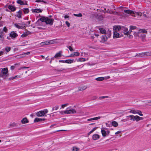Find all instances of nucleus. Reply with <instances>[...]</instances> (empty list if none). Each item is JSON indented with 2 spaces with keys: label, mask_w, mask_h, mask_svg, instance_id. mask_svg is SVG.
<instances>
[{
  "label": "nucleus",
  "mask_w": 151,
  "mask_h": 151,
  "mask_svg": "<svg viewBox=\"0 0 151 151\" xmlns=\"http://www.w3.org/2000/svg\"><path fill=\"white\" fill-rule=\"evenodd\" d=\"M132 32V30L130 29L129 31L128 30V32H127L126 33H127V35H128L130 34Z\"/></svg>",
  "instance_id": "54"
},
{
  "label": "nucleus",
  "mask_w": 151,
  "mask_h": 151,
  "mask_svg": "<svg viewBox=\"0 0 151 151\" xmlns=\"http://www.w3.org/2000/svg\"><path fill=\"white\" fill-rule=\"evenodd\" d=\"M73 15L76 17H82V14L81 13H79L78 14H74Z\"/></svg>",
  "instance_id": "43"
},
{
  "label": "nucleus",
  "mask_w": 151,
  "mask_h": 151,
  "mask_svg": "<svg viewBox=\"0 0 151 151\" xmlns=\"http://www.w3.org/2000/svg\"><path fill=\"white\" fill-rule=\"evenodd\" d=\"M76 60H71V59H68V60H65V63L70 64L72 63H73L75 62Z\"/></svg>",
  "instance_id": "21"
},
{
  "label": "nucleus",
  "mask_w": 151,
  "mask_h": 151,
  "mask_svg": "<svg viewBox=\"0 0 151 151\" xmlns=\"http://www.w3.org/2000/svg\"><path fill=\"white\" fill-rule=\"evenodd\" d=\"M22 15V12L21 10H20L17 12L16 16L19 18H22L21 15Z\"/></svg>",
  "instance_id": "15"
},
{
  "label": "nucleus",
  "mask_w": 151,
  "mask_h": 151,
  "mask_svg": "<svg viewBox=\"0 0 151 151\" xmlns=\"http://www.w3.org/2000/svg\"><path fill=\"white\" fill-rule=\"evenodd\" d=\"M68 105V103L62 104L61 106V108H63L65 106H67Z\"/></svg>",
  "instance_id": "51"
},
{
  "label": "nucleus",
  "mask_w": 151,
  "mask_h": 151,
  "mask_svg": "<svg viewBox=\"0 0 151 151\" xmlns=\"http://www.w3.org/2000/svg\"><path fill=\"white\" fill-rule=\"evenodd\" d=\"M68 48L69 49L70 51H73V48L70 46L68 47Z\"/></svg>",
  "instance_id": "55"
},
{
  "label": "nucleus",
  "mask_w": 151,
  "mask_h": 151,
  "mask_svg": "<svg viewBox=\"0 0 151 151\" xmlns=\"http://www.w3.org/2000/svg\"><path fill=\"white\" fill-rule=\"evenodd\" d=\"M126 117L128 118V120H130L134 121V115H130L126 116Z\"/></svg>",
  "instance_id": "25"
},
{
  "label": "nucleus",
  "mask_w": 151,
  "mask_h": 151,
  "mask_svg": "<svg viewBox=\"0 0 151 151\" xmlns=\"http://www.w3.org/2000/svg\"><path fill=\"white\" fill-rule=\"evenodd\" d=\"M42 10L40 9H32V11L33 13H39L41 12H42Z\"/></svg>",
  "instance_id": "14"
},
{
  "label": "nucleus",
  "mask_w": 151,
  "mask_h": 151,
  "mask_svg": "<svg viewBox=\"0 0 151 151\" xmlns=\"http://www.w3.org/2000/svg\"><path fill=\"white\" fill-rule=\"evenodd\" d=\"M0 70V77L6 78L8 76V70L6 68H1Z\"/></svg>",
  "instance_id": "3"
},
{
  "label": "nucleus",
  "mask_w": 151,
  "mask_h": 151,
  "mask_svg": "<svg viewBox=\"0 0 151 151\" xmlns=\"http://www.w3.org/2000/svg\"><path fill=\"white\" fill-rule=\"evenodd\" d=\"M65 24L68 27H69L70 24L67 21L65 22Z\"/></svg>",
  "instance_id": "53"
},
{
  "label": "nucleus",
  "mask_w": 151,
  "mask_h": 151,
  "mask_svg": "<svg viewBox=\"0 0 151 151\" xmlns=\"http://www.w3.org/2000/svg\"><path fill=\"white\" fill-rule=\"evenodd\" d=\"M19 25H20L22 26H26V25H27V24H25V23H23V22H22V23H19Z\"/></svg>",
  "instance_id": "57"
},
{
  "label": "nucleus",
  "mask_w": 151,
  "mask_h": 151,
  "mask_svg": "<svg viewBox=\"0 0 151 151\" xmlns=\"http://www.w3.org/2000/svg\"><path fill=\"white\" fill-rule=\"evenodd\" d=\"M127 121H128V119L127 118V119H123V120H122L121 121V122H125Z\"/></svg>",
  "instance_id": "58"
},
{
  "label": "nucleus",
  "mask_w": 151,
  "mask_h": 151,
  "mask_svg": "<svg viewBox=\"0 0 151 151\" xmlns=\"http://www.w3.org/2000/svg\"><path fill=\"white\" fill-rule=\"evenodd\" d=\"M26 4H25L24 1H22L21 0H18L17 1V3L20 4L21 5H24V4H27V2L26 1H25Z\"/></svg>",
  "instance_id": "27"
},
{
  "label": "nucleus",
  "mask_w": 151,
  "mask_h": 151,
  "mask_svg": "<svg viewBox=\"0 0 151 151\" xmlns=\"http://www.w3.org/2000/svg\"><path fill=\"white\" fill-rule=\"evenodd\" d=\"M52 40H50V41H46L44 42H42L40 43V45H49L50 44H52Z\"/></svg>",
  "instance_id": "12"
},
{
  "label": "nucleus",
  "mask_w": 151,
  "mask_h": 151,
  "mask_svg": "<svg viewBox=\"0 0 151 151\" xmlns=\"http://www.w3.org/2000/svg\"><path fill=\"white\" fill-rule=\"evenodd\" d=\"M79 150V149L77 147H73V151H77Z\"/></svg>",
  "instance_id": "48"
},
{
  "label": "nucleus",
  "mask_w": 151,
  "mask_h": 151,
  "mask_svg": "<svg viewBox=\"0 0 151 151\" xmlns=\"http://www.w3.org/2000/svg\"><path fill=\"white\" fill-rule=\"evenodd\" d=\"M107 129H108L106 128L101 129V132L103 137H105L107 135L106 130Z\"/></svg>",
  "instance_id": "8"
},
{
  "label": "nucleus",
  "mask_w": 151,
  "mask_h": 151,
  "mask_svg": "<svg viewBox=\"0 0 151 151\" xmlns=\"http://www.w3.org/2000/svg\"><path fill=\"white\" fill-rule=\"evenodd\" d=\"M9 125L10 127H16L17 126V123L15 122H13V123L10 124Z\"/></svg>",
  "instance_id": "35"
},
{
  "label": "nucleus",
  "mask_w": 151,
  "mask_h": 151,
  "mask_svg": "<svg viewBox=\"0 0 151 151\" xmlns=\"http://www.w3.org/2000/svg\"><path fill=\"white\" fill-rule=\"evenodd\" d=\"M15 68V66H12L11 67V69L12 70H14Z\"/></svg>",
  "instance_id": "64"
},
{
  "label": "nucleus",
  "mask_w": 151,
  "mask_h": 151,
  "mask_svg": "<svg viewBox=\"0 0 151 151\" xmlns=\"http://www.w3.org/2000/svg\"><path fill=\"white\" fill-rule=\"evenodd\" d=\"M141 15H140V16L141 15H142L143 14V16L145 17H146V18L148 17V16H147L146 14V12H143L142 13H141Z\"/></svg>",
  "instance_id": "46"
},
{
  "label": "nucleus",
  "mask_w": 151,
  "mask_h": 151,
  "mask_svg": "<svg viewBox=\"0 0 151 151\" xmlns=\"http://www.w3.org/2000/svg\"><path fill=\"white\" fill-rule=\"evenodd\" d=\"M130 29H131V30H132L134 29H136L137 28V27L135 26H130Z\"/></svg>",
  "instance_id": "47"
},
{
  "label": "nucleus",
  "mask_w": 151,
  "mask_h": 151,
  "mask_svg": "<svg viewBox=\"0 0 151 151\" xmlns=\"http://www.w3.org/2000/svg\"><path fill=\"white\" fill-rule=\"evenodd\" d=\"M24 13L25 14L28 13L29 12V10L28 8H24L22 9Z\"/></svg>",
  "instance_id": "31"
},
{
  "label": "nucleus",
  "mask_w": 151,
  "mask_h": 151,
  "mask_svg": "<svg viewBox=\"0 0 151 151\" xmlns=\"http://www.w3.org/2000/svg\"><path fill=\"white\" fill-rule=\"evenodd\" d=\"M122 36V34L120 35L119 33L117 32L114 31L113 37L114 38H116L121 37Z\"/></svg>",
  "instance_id": "6"
},
{
  "label": "nucleus",
  "mask_w": 151,
  "mask_h": 151,
  "mask_svg": "<svg viewBox=\"0 0 151 151\" xmlns=\"http://www.w3.org/2000/svg\"><path fill=\"white\" fill-rule=\"evenodd\" d=\"M3 30L4 32H6L7 31V29L6 27H4L3 28Z\"/></svg>",
  "instance_id": "60"
},
{
  "label": "nucleus",
  "mask_w": 151,
  "mask_h": 151,
  "mask_svg": "<svg viewBox=\"0 0 151 151\" xmlns=\"http://www.w3.org/2000/svg\"><path fill=\"white\" fill-rule=\"evenodd\" d=\"M134 37H139V39H140L143 42H145L146 41L145 34L139 33V32H134Z\"/></svg>",
  "instance_id": "2"
},
{
  "label": "nucleus",
  "mask_w": 151,
  "mask_h": 151,
  "mask_svg": "<svg viewBox=\"0 0 151 151\" xmlns=\"http://www.w3.org/2000/svg\"><path fill=\"white\" fill-rule=\"evenodd\" d=\"M69 16H68V15H65L64 16V17L65 19H66V18H69Z\"/></svg>",
  "instance_id": "63"
},
{
  "label": "nucleus",
  "mask_w": 151,
  "mask_h": 151,
  "mask_svg": "<svg viewBox=\"0 0 151 151\" xmlns=\"http://www.w3.org/2000/svg\"><path fill=\"white\" fill-rule=\"evenodd\" d=\"M128 29L125 27L123 26H122V29L121 30V32H123L124 34L125 35H127V33L126 32H128Z\"/></svg>",
  "instance_id": "13"
},
{
  "label": "nucleus",
  "mask_w": 151,
  "mask_h": 151,
  "mask_svg": "<svg viewBox=\"0 0 151 151\" xmlns=\"http://www.w3.org/2000/svg\"><path fill=\"white\" fill-rule=\"evenodd\" d=\"M104 79V78L103 77H100L96 78L95 79L97 81H102Z\"/></svg>",
  "instance_id": "37"
},
{
  "label": "nucleus",
  "mask_w": 151,
  "mask_h": 151,
  "mask_svg": "<svg viewBox=\"0 0 151 151\" xmlns=\"http://www.w3.org/2000/svg\"><path fill=\"white\" fill-rule=\"evenodd\" d=\"M137 32L143 33L144 34V33H147V31L145 29H141L139 30Z\"/></svg>",
  "instance_id": "30"
},
{
  "label": "nucleus",
  "mask_w": 151,
  "mask_h": 151,
  "mask_svg": "<svg viewBox=\"0 0 151 151\" xmlns=\"http://www.w3.org/2000/svg\"><path fill=\"white\" fill-rule=\"evenodd\" d=\"M60 113L61 114H65V111H60Z\"/></svg>",
  "instance_id": "62"
},
{
  "label": "nucleus",
  "mask_w": 151,
  "mask_h": 151,
  "mask_svg": "<svg viewBox=\"0 0 151 151\" xmlns=\"http://www.w3.org/2000/svg\"><path fill=\"white\" fill-rule=\"evenodd\" d=\"M8 8L9 9L11 10V11L13 12L15 11L16 9L15 7L12 5H9L8 6Z\"/></svg>",
  "instance_id": "23"
},
{
  "label": "nucleus",
  "mask_w": 151,
  "mask_h": 151,
  "mask_svg": "<svg viewBox=\"0 0 151 151\" xmlns=\"http://www.w3.org/2000/svg\"><path fill=\"white\" fill-rule=\"evenodd\" d=\"M137 110H135L134 109H132L131 110L129 111V112L130 113H132L134 114H137Z\"/></svg>",
  "instance_id": "39"
},
{
  "label": "nucleus",
  "mask_w": 151,
  "mask_h": 151,
  "mask_svg": "<svg viewBox=\"0 0 151 151\" xmlns=\"http://www.w3.org/2000/svg\"><path fill=\"white\" fill-rule=\"evenodd\" d=\"M71 108V107H69L66 109L67 110L65 111V114H74L76 113V111L73 109L68 110V109Z\"/></svg>",
  "instance_id": "5"
},
{
  "label": "nucleus",
  "mask_w": 151,
  "mask_h": 151,
  "mask_svg": "<svg viewBox=\"0 0 151 151\" xmlns=\"http://www.w3.org/2000/svg\"><path fill=\"white\" fill-rule=\"evenodd\" d=\"M14 79V77H11L9 79V80L10 81V80H13Z\"/></svg>",
  "instance_id": "61"
},
{
  "label": "nucleus",
  "mask_w": 151,
  "mask_h": 151,
  "mask_svg": "<svg viewBox=\"0 0 151 151\" xmlns=\"http://www.w3.org/2000/svg\"><path fill=\"white\" fill-rule=\"evenodd\" d=\"M135 120L136 122H137L139 121V116H134V121Z\"/></svg>",
  "instance_id": "36"
},
{
  "label": "nucleus",
  "mask_w": 151,
  "mask_h": 151,
  "mask_svg": "<svg viewBox=\"0 0 151 151\" xmlns=\"http://www.w3.org/2000/svg\"><path fill=\"white\" fill-rule=\"evenodd\" d=\"M30 34V32L29 31H27L24 33H23L21 35V37H24L27 36L29 35Z\"/></svg>",
  "instance_id": "24"
},
{
  "label": "nucleus",
  "mask_w": 151,
  "mask_h": 151,
  "mask_svg": "<svg viewBox=\"0 0 151 151\" xmlns=\"http://www.w3.org/2000/svg\"><path fill=\"white\" fill-rule=\"evenodd\" d=\"M42 22H45L46 24H49L51 26L53 24L54 19L49 18L47 17H42L39 19Z\"/></svg>",
  "instance_id": "1"
},
{
  "label": "nucleus",
  "mask_w": 151,
  "mask_h": 151,
  "mask_svg": "<svg viewBox=\"0 0 151 151\" xmlns=\"http://www.w3.org/2000/svg\"><path fill=\"white\" fill-rule=\"evenodd\" d=\"M4 34L3 31H0V41L2 42L4 41Z\"/></svg>",
  "instance_id": "11"
},
{
  "label": "nucleus",
  "mask_w": 151,
  "mask_h": 151,
  "mask_svg": "<svg viewBox=\"0 0 151 151\" xmlns=\"http://www.w3.org/2000/svg\"><path fill=\"white\" fill-rule=\"evenodd\" d=\"M63 69H55L54 70L56 72H62L63 71Z\"/></svg>",
  "instance_id": "50"
},
{
  "label": "nucleus",
  "mask_w": 151,
  "mask_h": 151,
  "mask_svg": "<svg viewBox=\"0 0 151 151\" xmlns=\"http://www.w3.org/2000/svg\"><path fill=\"white\" fill-rule=\"evenodd\" d=\"M136 56H138L140 57H143L145 56V52L139 53Z\"/></svg>",
  "instance_id": "38"
},
{
  "label": "nucleus",
  "mask_w": 151,
  "mask_h": 151,
  "mask_svg": "<svg viewBox=\"0 0 151 151\" xmlns=\"http://www.w3.org/2000/svg\"><path fill=\"white\" fill-rule=\"evenodd\" d=\"M87 88V86H80L78 88V90L79 91H81L84 90L86 89Z\"/></svg>",
  "instance_id": "28"
},
{
  "label": "nucleus",
  "mask_w": 151,
  "mask_h": 151,
  "mask_svg": "<svg viewBox=\"0 0 151 151\" xmlns=\"http://www.w3.org/2000/svg\"><path fill=\"white\" fill-rule=\"evenodd\" d=\"M122 26H114V27L113 30L114 31L117 32L118 31L121 32L122 29Z\"/></svg>",
  "instance_id": "7"
},
{
  "label": "nucleus",
  "mask_w": 151,
  "mask_h": 151,
  "mask_svg": "<svg viewBox=\"0 0 151 151\" xmlns=\"http://www.w3.org/2000/svg\"><path fill=\"white\" fill-rule=\"evenodd\" d=\"M62 52L61 51H60L59 52L56 54L54 56V57H55V59H58L60 57L62 56Z\"/></svg>",
  "instance_id": "10"
},
{
  "label": "nucleus",
  "mask_w": 151,
  "mask_h": 151,
  "mask_svg": "<svg viewBox=\"0 0 151 151\" xmlns=\"http://www.w3.org/2000/svg\"><path fill=\"white\" fill-rule=\"evenodd\" d=\"M137 114H138L139 116H143V114L142 113V112L140 110H137Z\"/></svg>",
  "instance_id": "44"
},
{
  "label": "nucleus",
  "mask_w": 151,
  "mask_h": 151,
  "mask_svg": "<svg viewBox=\"0 0 151 151\" xmlns=\"http://www.w3.org/2000/svg\"><path fill=\"white\" fill-rule=\"evenodd\" d=\"M109 97L107 96H101L99 97V99H103L105 98H108Z\"/></svg>",
  "instance_id": "52"
},
{
  "label": "nucleus",
  "mask_w": 151,
  "mask_h": 151,
  "mask_svg": "<svg viewBox=\"0 0 151 151\" xmlns=\"http://www.w3.org/2000/svg\"><path fill=\"white\" fill-rule=\"evenodd\" d=\"M18 36L17 34L14 31L11 32L10 34V36L11 37L15 38Z\"/></svg>",
  "instance_id": "16"
},
{
  "label": "nucleus",
  "mask_w": 151,
  "mask_h": 151,
  "mask_svg": "<svg viewBox=\"0 0 151 151\" xmlns=\"http://www.w3.org/2000/svg\"><path fill=\"white\" fill-rule=\"evenodd\" d=\"M101 42H104L107 40V37L106 35H103L101 37Z\"/></svg>",
  "instance_id": "19"
},
{
  "label": "nucleus",
  "mask_w": 151,
  "mask_h": 151,
  "mask_svg": "<svg viewBox=\"0 0 151 151\" xmlns=\"http://www.w3.org/2000/svg\"><path fill=\"white\" fill-rule=\"evenodd\" d=\"M11 48L10 47H6L5 48V50H6L7 52H9L11 50Z\"/></svg>",
  "instance_id": "42"
},
{
  "label": "nucleus",
  "mask_w": 151,
  "mask_h": 151,
  "mask_svg": "<svg viewBox=\"0 0 151 151\" xmlns=\"http://www.w3.org/2000/svg\"><path fill=\"white\" fill-rule=\"evenodd\" d=\"M145 54L146 56H151V51L145 52Z\"/></svg>",
  "instance_id": "40"
},
{
  "label": "nucleus",
  "mask_w": 151,
  "mask_h": 151,
  "mask_svg": "<svg viewBox=\"0 0 151 151\" xmlns=\"http://www.w3.org/2000/svg\"><path fill=\"white\" fill-rule=\"evenodd\" d=\"M124 13L128 14H130L132 16H133V14H135L134 12V11L131 10H124Z\"/></svg>",
  "instance_id": "9"
},
{
  "label": "nucleus",
  "mask_w": 151,
  "mask_h": 151,
  "mask_svg": "<svg viewBox=\"0 0 151 151\" xmlns=\"http://www.w3.org/2000/svg\"><path fill=\"white\" fill-rule=\"evenodd\" d=\"M65 60H59V62L60 63H65Z\"/></svg>",
  "instance_id": "59"
},
{
  "label": "nucleus",
  "mask_w": 151,
  "mask_h": 151,
  "mask_svg": "<svg viewBox=\"0 0 151 151\" xmlns=\"http://www.w3.org/2000/svg\"><path fill=\"white\" fill-rule=\"evenodd\" d=\"M30 22H31L30 21H28L27 22H26V23H25V24H27V25H26V26H28V25H29L30 24Z\"/></svg>",
  "instance_id": "56"
},
{
  "label": "nucleus",
  "mask_w": 151,
  "mask_h": 151,
  "mask_svg": "<svg viewBox=\"0 0 151 151\" xmlns=\"http://www.w3.org/2000/svg\"><path fill=\"white\" fill-rule=\"evenodd\" d=\"M112 125L114 127H117L118 126V123L116 121H113L111 122Z\"/></svg>",
  "instance_id": "33"
},
{
  "label": "nucleus",
  "mask_w": 151,
  "mask_h": 151,
  "mask_svg": "<svg viewBox=\"0 0 151 151\" xmlns=\"http://www.w3.org/2000/svg\"><path fill=\"white\" fill-rule=\"evenodd\" d=\"M29 121L26 117L23 118L21 120V122L22 124H26Z\"/></svg>",
  "instance_id": "26"
},
{
  "label": "nucleus",
  "mask_w": 151,
  "mask_h": 151,
  "mask_svg": "<svg viewBox=\"0 0 151 151\" xmlns=\"http://www.w3.org/2000/svg\"><path fill=\"white\" fill-rule=\"evenodd\" d=\"M76 60L77 62H83L86 60V59L83 58H79L78 59H76Z\"/></svg>",
  "instance_id": "34"
},
{
  "label": "nucleus",
  "mask_w": 151,
  "mask_h": 151,
  "mask_svg": "<svg viewBox=\"0 0 151 151\" xmlns=\"http://www.w3.org/2000/svg\"><path fill=\"white\" fill-rule=\"evenodd\" d=\"M99 135L98 134H94L92 138L94 140H96L99 138Z\"/></svg>",
  "instance_id": "22"
},
{
  "label": "nucleus",
  "mask_w": 151,
  "mask_h": 151,
  "mask_svg": "<svg viewBox=\"0 0 151 151\" xmlns=\"http://www.w3.org/2000/svg\"><path fill=\"white\" fill-rule=\"evenodd\" d=\"M48 112L47 109H45L44 110L41 111L36 113V115L38 116H43L44 115L47 114Z\"/></svg>",
  "instance_id": "4"
},
{
  "label": "nucleus",
  "mask_w": 151,
  "mask_h": 151,
  "mask_svg": "<svg viewBox=\"0 0 151 151\" xmlns=\"http://www.w3.org/2000/svg\"><path fill=\"white\" fill-rule=\"evenodd\" d=\"M99 29L100 32L102 34H106V32L104 29L102 28H100Z\"/></svg>",
  "instance_id": "29"
},
{
  "label": "nucleus",
  "mask_w": 151,
  "mask_h": 151,
  "mask_svg": "<svg viewBox=\"0 0 151 151\" xmlns=\"http://www.w3.org/2000/svg\"><path fill=\"white\" fill-rule=\"evenodd\" d=\"M80 53L78 52H74L71 54H70L69 56H68V57H74L75 56H78L79 55Z\"/></svg>",
  "instance_id": "17"
},
{
  "label": "nucleus",
  "mask_w": 151,
  "mask_h": 151,
  "mask_svg": "<svg viewBox=\"0 0 151 151\" xmlns=\"http://www.w3.org/2000/svg\"><path fill=\"white\" fill-rule=\"evenodd\" d=\"M106 34H108V36L109 37H110L111 34V32L110 31H108L106 32Z\"/></svg>",
  "instance_id": "49"
},
{
  "label": "nucleus",
  "mask_w": 151,
  "mask_h": 151,
  "mask_svg": "<svg viewBox=\"0 0 151 151\" xmlns=\"http://www.w3.org/2000/svg\"><path fill=\"white\" fill-rule=\"evenodd\" d=\"M101 117L100 116H98V117H96L93 118L89 119L87 120L88 121H92V120H97L98 119H99Z\"/></svg>",
  "instance_id": "32"
},
{
  "label": "nucleus",
  "mask_w": 151,
  "mask_h": 151,
  "mask_svg": "<svg viewBox=\"0 0 151 151\" xmlns=\"http://www.w3.org/2000/svg\"><path fill=\"white\" fill-rule=\"evenodd\" d=\"M45 120V119L44 118L42 119L41 118H36L34 120V122H39L41 121Z\"/></svg>",
  "instance_id": "18"
},
{
  "label": "nucleus",
  "mask_w": 151,
  "mask_h": 151,
  "mask_svg": "<svg viewBox=\"0 0 151 151\" xmlns=\"http://www.w3.org/2000/svg\"><path fill=\"white\" fill-rule=\"evenodd\" d=\"M96 127L93 128L91 131L89 132V133H88V135H89L91 134L95 130H96Z\"/></svg>",
  "instance_id": "41"
},
{
  "label": "nucleus",
  "mask_w": 151,
  "mask_h": 151,
  "mask_svg": "<svg viewBox=\"0 0 151 151\" xmlns=\"http://www.w3.org/2000/svg\"><path fill=\"white\" fill-rule=\"evenodd\" d=\"M59 107L58 106H56L55 107H53L52 109V111H53L54 110H57L58 109Z\"/></svg>",
  "instance_id": "45"
},
{
  "label": "nucleus",
  "mask_w": 151,
  "mask_h": 151,
  "mask_svg": "<svg viewBox=\"0 0 151 151\" xmlns=\"http://www.w3.org/2000/svg\"><path fill=\"white\" fill-rule=\"evenodd\" d=\"M19 23H16L14 24V26L17 28L18 29H24V26H20L19 25Z\"/></svg>",
  "instance_id": "20"
}]
</instances>
